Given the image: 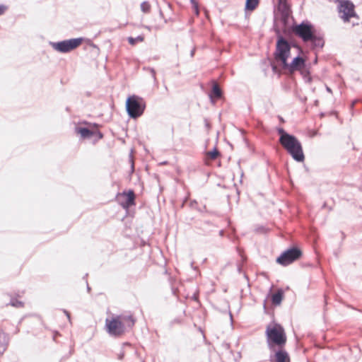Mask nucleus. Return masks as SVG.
Returning <instances> with one entry per match:
<instances>
[{"label":"nucleus","mask_w":362,"mask_h":362,"mask_svg":"<svg viewBox=\"0 0 362 362\" xmlns=\"http://www.w3.org/2000/svg\"><path fill=\"white\" fill-rule=\"evenodd\" d=\"M83 42L82 38H74L66 40H63L58 42L52 44V47L57 52L66 53L69 52L78 47Z\"/></svg>","instance_id":"0eeeda50"},{"label":"nucleus","mask_w":362,"mask_h":362,"mask_svg":"<svg viewBox=\"0 0 362 362\" xmlns=\"http://www.w3.org/2000/svg\"><path fill=\"white\" fill-rule=\"evenodd\" d=\"M105 326L107 333L114 337H119L126 332L120 321L118 320L116 317L112 319L107 318L105 320Z\"/></svg>","instance_id":"1a4fd4ad"},{"label":"nucleus","mask_w":362,"mask_h":362,"mask_svg":"<svg viewBox=\"0 0 362 362\" xmlns=\"http://www.w3.org/2000/svg\"><path fill=\"white\" fill-rule=\"evenodd\" d=\"M141 9L144 13H148L151 11V5L148 2L144 1L141 4Z\"/></svg>","instance_id":"4be33fe9"},{"label":"nucleus","mask_w":362,"mask_h":362,"mask_svg":"<svg viewBox=\"0 0 362 362\" xmlns=\"http://www.w3.org/2000/svg\"><path fill=\"white\" fill-rule=\"evenodd\" d=\"M116 317L120 321L122 326L126 332L131 329L136 322V320L132 315H120L116 316Z\"/></svg>","instance_id":"ddd939ff"},{"label":"nucleus","mask_w":362,"mask_h":362,"mask_svg":"<svg viewBox=\"0 0 362 362\" xmlns=\"http://www.w3.org/2000/svg\"><path fill=\"white\" fill-rule=\"evenodd\" d=\"M222 96V91L217 83L214 82L210 97L213 101L220 99Z\"/></svg>","instance_id":"dca6fc26"},{"label":"nucleus","mask_w":362,"mask_h":362,"mask_svg":"<svg viewBox=\"0 0 362 362\" xmlns=\"http://www.w3.org/2000/svg\"><path fill=\"white\" fill-rule=\"evenodd\" d=\"M124 353L121 352L120 354H118L117 358L119 360H122L124 358Z\"/></svg>","instance_id":"bb28decb"},{"label":"nucleus","mask_w":362,"mask_h":362,"mask_svg":"<svg viewBox=\"0 0 362 362\" xmlns=\"http://www.w3.org/2000/svg\"><path fill=\"white\" fill-rule=\"evenodd\" d=\"M284 294L282 288H279L271 296V301L274 305H279L284 299Z\"/></svg>","instance_id":"4468645a"},{"label":"nucleus","mask_w":362,"mask_h":362,"mask_svg":"<svg viewBox=\"0 0 362 362\" xmlns=\"http://www.w3.org/2000/svg\"><path fill=\"white\" fill-rule=\"evenodd\" d=\"M141 115H129V116L131 117V118H133V119H137L139 117H140Z\"/></svg>","instance_id":"cd10ccee"},{"label":"nucleus","mask_w":362,"mask_h":362,"mask_svg":"<svg viewBox=\"0 0 362 362\" xmlns=\"http://www.w3.org/2000/svg\"><path fill=\"white\" fill-rule=\"evenodd\" d=\"M127 40L131 45L134 46L137 42H142L144 40V36L139 35L136 38L133 37H129Z\"/></svg>","instance_id":"412c9836"},{"label":"nucleus","mask_w":362,"mask_h":362,"mask_svg":"<svg viewBox=\"0 0 362 362\" xmlns=\"http://www.w3.org/2000/svg\"><path fill=\"white\" fill-rule=\"evenodd\" d=\"M305 60L303 57H296L293 59L291 63L288 64L286 62L282 69L292 74L295 71H302L305 69Z\"/></svg>","instance_id":"9b49d317"},{"label":"nucleus","mask_w":362,"mask_h":362,"mask_svg":"<svg viewBox=\"0 0 362 362\" xmlns=\"http://www.w3.org/2000/svg\"><path fill=\"white\" fill-rule=\"evenodd\" d=\"M259 0H246L245 3V10L252 11H254L259 5Z\"/></svg>","instance_id":"a211bd4d"},{"label":"nucleus","mask_w":362,"mask_h":362,"mask_svg":"<svg viewBox=\"0 0 362 362\" xmlns=\"http://www.w3.org/2000/svg\"><path fill=\"white\" fill-rule=\"evenodd\" d=\"M338 4L337 11L339 17L344 23H349L352 18H358L355 11V6L349 0H334Z\"/></svg>","instance_id":"20e7f679"},{"label":"nucleus","mask_w":362,"mask_h":362,"mask_svg":"<svg viewBox=\"0 0 362 362\" xmlns=\"http://www.w3.org/2000/svg\"><path fill=\"white\" fill-rule=\"evenodd\" d=\"M220 156V152L216 148H214L213 151H208L206 153V157L211 160H216Z\"/></svg>","instance_id":"aec40b11"},{"label":"nucleus","mask_w":362,"mask_h":362,"mask_svg":"<svg viewBox=\"0 0 362 362\" xmlns=\"http://www.w3.org/2000/svg\"><path fill=\"white\" fill-rule=\"evenodd\" d=\"M359 103H360L359 101H355V102L353 103V105H354V104Z\"/></svg>","instance_id":"7c9ffc66"},{"label":"nucleus","mask_w":362,"mask_h":362,"mask_svg":"<svg viewBox=\"0 0 362 362\" xmlns=\"http://www.w3.org/2000/svg\"><path fill=\"white\" fill-rule=\"evenodd\" d=\"M267 343L269 351L283 348L286 343V335L283 327L279 324L269 325L266 329Z\"/></svg>","instance_id":"7ed1b4c3"},{"label":"nucleus","mask_w":362,"mask_h":362,"mask_svg":"<svg viewBox=\"0 0 362 362\" xmlns=\"http://www.w3.org/2000/svg\"><path fill=\"white\" fill-rule=\"evenodd\" d=\"M277 132L279 135V143L291 157L297 162L304 161L303 147L298 139L287 133L283 128H279Z\"/></svg>","instance_id":"f257e3e1"},{"label":"nucleus","mask_w":362,"mask_h":362,"mask_svg":"<svg viewBox=\"0 0 362 362\" xmlns=\"http://www.w3.org/2000/svg\"><path fill=\"white\" fill-rule=\"evenodd\" d=\"M204 122H205L206 128L207 129V130H209V129L211 128V125H210L209 122L207 119H205Z\"/></svg>","instance_id":"a878e982"},{"label":"nucleus","mask_w":362,"mask_h":362,"mask_svg":"<svg viewBox=\"0 0 362 362\" xmlns=\"http://www.w3.org/2000/svg\"><path fill=\"white\" fill-rule=\"evenodd\" d=\"M194 204H197V202L196 201L191 202V203H190L191 207H194Z\"/></svg>","instance_id":"c85d7f7f"},{"label":"nucleus","mask_w":362,"mask_h":362,"mask_svg":"<svg viewBox=\"0 0 362 362\" xmlns=\"http://www.w3.org/2000/svg\"><path fill=\"white\" fill-rule=\"evenodd\" d=\"M292 31L304 42H310L314 47H322L324 45L323 38L317 34L315 27L309 23L296 25L293 27Z\"/></svg>","instance_id":"f03ea898"},{"label":"nucleus","mask_w":362,"mask_h":362,"mask_svg":"<svg viewBox=\"0 0 362 362\" xmlns=\"http://www.w3.org/2000/svg\"><path fill=\"white\" fill-rule=\"evenodd\" d=\"M116 199L122 208L129 209L135 204L136 195L132 189H129V191L118 193Z\"/></svg>","instance_id":"9d476101"},{"label":"nucleus","mask_w":362,"mask_h":362,"mask_svg":"<svg viewBox=\"0 0 362 362\" xmlns=\"http://www.w3.org/2000/svg\"><path fill=\"white\" fill-rule=\"evenodd\" d=\"M8 9V7L5 5H0V16L3 15L6 10Z\"/></svg>","instance_id":"393cba45"},{"label":"nucleus","mask_w":362,"mask_h":362,"mask_svg":"<svg viewBox=\"0 0 362 362\" xmlns=\"http://www.w3.org/2000/svg\"><path fill=\"white\" fill-rule=\"evenodd\" d=\"M65 313H66L67 317L69 318V314L67 312H65Z\"/></svg>","instance_id":"2f4dec72"},{"label":"nucleus","mask_w":362,"mask_h":362,"mask_svg":"<svg viewBox=\"0 0 362 362\" xmlns=\"http://www.w3.org/2000/svg\"><path fill=\"white\" fill-rule=\"evenodd\" d=\"M145 100L139 96H129L126 102L127 113H143L146 109Z\"/></svg>","instance_id":"6e6552de"},{"label":"nucleus","mask_w":362,"mask_h":362,"mask_svg":"<svg viewBox=\"0 0 362 362\" xmlns=\"http://www.w3.org/2000/svg\"><path fill=\"white\" fill-rule=\"evenodd\" d=\"M129 163L131 164V172H130V173L132 174L134 172V159H133L132 153H131L129 154Z\"/></svg>","instance_id":"b1692460"},{"label":"nucleus","mask_w":362,"mask_h":362,"mask_svg":"<svg viewBox=\"0 0 362 362\" xmlns=\"http://www.w3.org/2000/svg\"><path fill=\"white\" fill-rule=\"evenodd\" d=\"M98 126L97 124L92 123V140L94 139L95 141H98L103 136V134L98 131Z\"/></svg>","instance_id":"f3484780"},{"label":"nucleus","mask_w":362,"mask_h":362,"mask_svg":"<svg viewBox=\"0 0 362 362\" xmlns=\"http://www.w3.org/2000/svg\"><path fill=\"white\" fill-rule=\"evenodd\" d=\"M291 54V46L289 43L283 37H279L276 45V50L274 52V59L283 67L287 62L288 58Z\"/></svg>","instance_id":"39448f33"},{"label":"nucleus","mask_w":362,"mask_h":362,"mask_svg":"<svg viewBox=\"0 0 362 362\" xmlns=\"http://www.w3.org/2000/svg\"><path fill=\"white\" fill-rule=\"evenodd\" d=\"M335 115V117H336V119H339V115H338V114H336V115Z\"/></svg>","instance_id":"c756f323"},{"label":"nucleus","mask_w":362,"mask_h":362,"mask_svg":"<svg viewBox=\"0 0 362 362\" xmlns=\"http://www.w3.org/2000/svg\"><path fill=\"white\" fill-rule=\"evenodd\" d=\"M302 256V251L297 247H292L277 257L276 262L282 266H288L293 262L299 259Z\"/></svg>","instance_id":"423d86ee"},{"label":"nucleus","mask_w":362,"mask_h":362,"mask_svg":"<svg viewBox=\"0 0 362 362\" xmlns=\"http://www.w3.org/2000/svg\"><path fill=\"white\" fill-rule=\"evenodd\" d=\"M78 133H79L82 137H88L90 134V131L87 128H80L78 129Z\"/></svg>","instance_id":"5701e85b"},{"label":"nucleus","mask_w":362,"mask_h":362,"mask_svg":"<svg viewBox=\"0 0 362 362\" xmlns=\"http://www.w3.org/2000/svg\"><path fill=\"white\" fill-rule=\"evenodd\" d=\"M278 8L284 17H288L291 13L290 5L287 0H279Z\"/></svg>","instance_id":"2eb2a0df"},{"label":"nucleus","mask_w":362,"mask_h":362,"mask_svg":"<svg viewBox=\"0 0 362 362\" xmlns=\"http://www.w3.org/2000/svg\"><path fill=\"white\" fill-rule=\"evenodd\" d=\"M6 337L5 334L0 331V355H1L6 349Z\"/></svg>","instance_id":"6ab92c4d"},{"label":"nucleus","mask_w":362,"mask_h":362,"mask_svg":"<svg viewBox=\"0 0 362 362\" xmlns=\"http://www.w3.org/2000/svg\"><path fill=\"white\" fill-rule=\"evenodd\" d=\"M269 361L290 362V356L284 347L274 349V351H270Z\"/></svg>","instance_id":"f8f14e48"}]
</instances>
